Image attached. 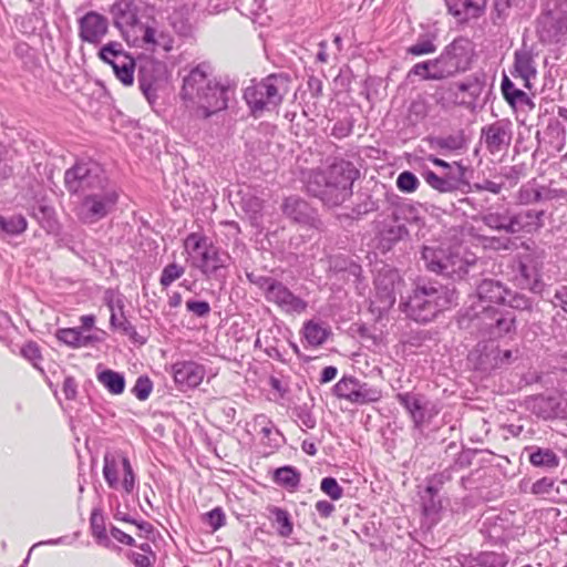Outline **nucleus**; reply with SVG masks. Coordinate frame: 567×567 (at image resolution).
I'll return each mask as SVG.
<instances>
[{
	"instance_id": "obj_63",
	"label": "nucleus",
	"mask_w": 567,
	"mask_h": 567,
	"mask_svg": "<svg viewBox=\"0 0 567 567\" xmlns=\"http://www.w3.org/2000/svg\"><path fill=\"white\" fill-rule=\"evenodd\" d=\"M554 480L548 477H543L536 481L532 486V493L535 495H545L549 494L554 487Z\"/></svg>"
},
{
	"instance_id": "obj_49",
	"label": "nucleus",
	"mask_w": 567,
	"mask_h": 567,
	"mask_svg": "<svg viewBox=\"0 0 567 567\" xmlns=\"http://www.w3.org/2000/svg\"><path fill=\"white\" fill-rule=\"evenodd\" d=\"M203 522L216 532L226 524L225 512L221 507H215L203 515Z\"/></svg>"
},
{
	"instance_id": "obj_15",
	"label": "nucleus",
	"mask_w": 567,
	"mask_h": 567,
	"mask_svg": "<svg viewBox=\"0 0 567 567\" xmlns=\"http://www.w3.org/2000/svg\"><path fill=\"white\" fill-rule=\"evenodd\" d=\"M481 138L492 155L506 153L513 138V125L509 120H498L481 130Z\"/></svg>"
},
{
	"instance_id": "obj_31",
	"label": "nucleus",
	"mask_w": 567,
	"mask_h": 567,
	"mask_svg": "<svg viewBox=\"0 0 567 567\" xmlns=\"http://www.w3.org/2000/svg\"><path fill=\"white\" fill-rule=\"evenodd\" d=\"M272 478L276 484L290 491L296 489L300 484V473L290 465L277 468Z\"/></svg>"
},
{
	"instance_id": "obj_36",
	"label": "nucleus",
	"mask_w": 567,
	"mask_h": 567,
	"mask_svg": "<svg viewBox=\"0 0 567 567\" xmlns=\"http://www.w3.org/2000/svg\"><path fill=\"white\" fill-rule=\"evenodd\" d=\"M303 333L309 344L318 347L327 340L329 329L318 322L308 321L303 326Z\"/></svg>"
},
{
	"instance_id": "obj_5",
	"label": "nucleus",
	"mask_w": 567,
	"mask_h": 567,
	"mask_svg": "<svg viewBox=\"0 0 567 567\" xmlns=\"http://www.w3.org/2000/svg\"><path fill=\"white\" fill-rule=\"evenodd\" d=\"M290 89V76L286 73H274L261 81H251L244 90L250 113L259 117L265 112L276 110L284 101Z\"/></svg>"
},
{
	"instance_id": "obj_62",
	"label": "nucleus",
	"mask_w": 567,
	"mask_h": 567,
	"mask_svg": "<svg viewBox=\"0 0 567 567\" xmlns=\"http://www.w3.org/2000/svg\"><path fill=\"white\" fill-rule=\"evenodd\" d=\"M526 174L525 164H517L511 167L505 168L503 173L504 177L508 179L513 184H517V182L524 177Z\"/></svg>"
},
{
	"instance_id": "obj_48",
	"label": "nucleus",
	"mask_w": 567,
	"mask_h": 567,
	"mask_svg": "<svg viewBox=\"0 0 567 567\" xmlns=\"http://www.w3.org/2000/svg\"><path fill=\"white\" fill-rule=\"evenodd\" d=\"M408 235V229L404 225H386L381 231V239L389 245L399 241Z\"/></svg>"
},
{
	"instance_id": "obj_29",
	"label": "nucleus",
	"mask_w": 567,
	"mask_h": 567,
	"mask_svg": "<svg viewBox=\"0 0 567 567\" xmlns=\"http://www.w3.org/2000/svg\"><path fill=\"white\" fill-rule=\"evenodd\" d=\"M166 79L152 78L142 69L138 73V86L150 104H154L157 99V92L163 89Z\"/></svg>"
},
{
	"instance_id": "obj_20",
	"label": "nucleus",
	"mask_w": 567,
	"mask_h": 567,
	"mask_svg": "<svg viewBox=\"0 0 567 567\" xmlns=\"http://www.w3.org/2000/svg\"><path fill=\"white\" fill-rule=\"evenodd\" d=\"M113 25L125 35L140 24V7L135 0H117L110 7Z\"/></svg>"
},
{
	"instance_id": "obj_1",
	"label": "nucleus",
	"mask_w": 567,
	"mask_h": 567,
	"mask_svg": "<svg viewBox=\"0 0 567 567\" xmlns=\"http://www.w3.org/2000/svg\"><path fill=\"white\" fill-rule=\"evenodd\" d=\"M234 93V85L218 80L210 63L202 62L183 76L179 97L192 117L206 120L225 111Z\"/></svg>"
},
{
	"instance_id": "obj_44",
	"label": "nucleus",
	"mask_w": 567,
	"mask_h": 567,
	"mask_svg": "<svg viewBox=\"0 0 567 567\" xmlns=\"http://www.w3.org/2000/svg\"><path fill=\"white\" fill-rule=\"evenodd\" d=\"M436 49L437 48L434 44V37L425 35L419 38L414 44L410 45L406 49V53L413 56H420L434 53Z\"/></svg>"
},
{
	"instance_id": "obj_24",
	"label": "nucleus",
	"mask_w": 567,
	"mask_h": 567,
	"mask_svg": "<svg viewBox=\"0 0 567 567\" xmlns=\"http://www.w3.org/2000/svg\"><path fill=\"white\" fill-rule=\"evenodd\" d=\"M399 284V275L392 270L379 274L375 278V298L380 309H390L395 303V290Z\"/></svg>"
},
{
	"instance_id": "obj_12",
	"label": "nucleus",
	"mask_w": 567,
	"mask_h": 567,
	"mask_svg": "<svg viewBox=\"0 0 567 567\" xmlns=\"http://www.w3.org/2000/svg\"><path fill=\"white\" fill-rule=\"evenodd\" d=\"M97 56L111 65L116 79L125 86L134 82L135 60L123 48L122 43L111 41L104 44Z\"/></svg>"
},
{
	"instance_id": "obj_43",
	"label": "nucleus",
	"mask_w": 567,
	"mask_h": 567,
	"mask_svg": "<svg viewBox=\"0 0 567 567\" xmlns=\"http://www.w3.org/2000/svg\"><path fill=\"white\" fill-rule=\"evenodd\" d=\"M544 403L549 410L547 416L561 419L567 417V394L549 396L544 401Z\"/></svg>"
},
{
	"instance_id": "obj_26",
	"label": "nucleus",
	"mask_w": 567,
	"mask_h": 567,
	"mask_svg": "<svg viewBox=\"0 0 567 567\" xmlns=\"http://www.w3.org/2000/svg\"><path fill=\"white\" fill-rule=\"evenodd\" d=\"M544 210L525 209L513 213L512 235L518 233H532L543 227Z\"/></svg>"
},
{
	"instance_id": "obj_64",
	"label": "nucleus",
	"mask_w": 567,
	"mask_h": 567,
	"mask_svg": "<svg viewBox=\"0 0 567 567\" xmlns=\"http://www.w3.org/2000/svg\"><path fill=\"white\" fill-rule=\"evenodd\" d=\"M177 279V265L175 262L166 266L161 276V285L166 288Z\"/></svg>"
},
{
	"instance_id": "obj_11",
	"label": "nucleus",
	"mask_w": 567,
	"mask_h": 567,
	"mask_svg": "<svg viewBox=\"0 0 567 567\" xmlns=\"http://www.w3.org/2000/svg\"><path fill=\"white\" fill-rule=\"evenodd\" d=\"M470 66V56L467 42L463 39H456L445 47L442 53L433 60L435 80H443L464 72Z\"/></svg>"
},
{
	"instance_id": "obj_18",
	"label": "nucleus",
	"mask_w": 567,
	"mask_h": 567,
	"mask_svg": "<svg viewBox=\"0 0 567 567\" xmlns=\"http://www.w3.org/2000/svg\"><path fill=\"white\" fill-rule=\"evenodd\" d=\"M78 30L82 42L97 45L109 32V20L96 11H87L78 19Z\"/></svg>"
},
{
	"instance_id": "obj_16",
	"label": "nucleus",
	"mask_w": 567,
	"mask_h": 567,
	"mask_svg": "<svg viewBox=\"0 0 567 567\" xmlns=\"http://www.w3.org/2000/svg\"><path fill=\"white\" fill-rule=\"evenodd\" d=\"M309 190L331 207L341 205L352 195L349 177L340 183H333L331 181H315L313 175L309 182Z\"/></svg>"
},
{
	"instance_id": "obj_54",
	"label": "nucleus",
	"mask_w": 567,
	"mask_h": 567,
	"mask_svg": "<svg viewBox=\"0 0 567 567\" xmlns=\"http://www.w3.org/2000/svg\"><path fill=\"white\" fill-rule=\"evenodd\" d=\"M434 73L435 69H433V60H429L413 65V68L409 71V76L415 75L422 78L423 80H435V78H433Z\"/></svg>"
},
{
	"instance_id": "obj_9",
	"label": "nucleus",
	"mask_w": 567,
	"mask_h": 567,
	"mask_svg": "<svg viewBox=\"0 0 567 567\" xmlns=\"http://www.w3.org/2000/svg\"><path fill=\"white\" fill-rule=\"evenodd\" d=\"M110 182L103 169L94 162H79L64 173V185L70 194L85 196Z\"/></svg>"
},
{
	"instance_id": "obj_4",
	"label": "nucleus",
	"mask_w": 567,
	"mask_h": 567,
	"mask_svg": "<svg viewBox=\"0 0 567 567\" xmlns=\"http://www.w3.org/2000/svg\"><path fill=\"white\" fill-rule=\"evenodd\" d=\"M184 250L192 265L207 279L225 282L230 256L202 234L192 233L184 240Z\"/></svg>"
},
{
	"instance_id": "obj_28",
	"label": "nucleus",
	"mask_w": 567,
	"mask_h": 567,
	"mask_svg": "<svg viewBox=\"0 0 567 567\" xmlns=\"http://www.w3.org/2000/svg\"><path fill=\"white\" fill-rule=\"evenodd\" d=\"M205 368L194 361L179 363V391L195 389L205 377Z\"/></svg>"
},
{
	"instance_id": "obj_61",
	"label": "nucleus",
	"mask_w": 567,
	"mask_h": 567,
	"mask_svg": "<svg viewBox=\"0 0 567 567\" xmlns=\"http://www.w3.org/2000/svg\"><path fill=\"white\" fill-rule=\"evenodd\" d=\"M474 455H475V451H473V450H465V451L460 452L457 454V457L454 460L453 465H451L452 468L454 471H456L460 468L468 467L472 464Z\"/></svg>"
},
{
	"instance_id": "obj_40",
	"label": "nucleus",
	"mask_w": 567,
	"mask_h": 567,
	"mask_svg": "<svg viewBox=\"0 0 567 567\" xmlns=\"http://www.w3.org/2000/svg\"><path fill=\"white\" fill-rule=\"evenodd\" d=\"M542 199V187H538L534 182L522 185L516 195V202L519 205H530Z\"/></svg>"
},
{
	"instance_id": "obj_51",
	"label": "nucleus",
	"mask_w": 567,
	"mask_h": 567,
	"mask_svg": "<svg viewBox=\"0 0 567 567\" xmlns=\"http://www.w3.org/2000/svg\"><path fill=\"white\" fill-rule=\"evenodd\" d=\"M320 489L332 501H339L343 496V488L333 477L322 478L320 483Z\"/></svg>"
},
{
	"instance_id": "obj_39",
	"label": "nucleus",
	"mask_w": 567,
	"mask_h": 567,
	"mask_svg": "<svg viewBox=\"0 0 567 567\" xmlns=\"http://www.w3.org/2000/svg\"><path fill=\"white\" fill-rule=\"evenodd\" d=\"M529 462L537 467L555 468L559 465V458L551 450L540 447L529 454Z\"/></svg>"
},
{
	"instance_id": "obj_57",
	"label": "nucleus",
	"mask_w": 567,
	"mask_h": 567,
	"mask_svg": "<svg viewBox=\"0 0 567 567\" xmlns=\"http://www.w3.org/2000/svg\"><path fill=\"white\" fill-rule=\"evenodd\" d=\"M546 12L567 23V0H548Z\"/></svg>"
},
{
	"instance_id": "obj_34",
	"label": "nucleus",
	"mask_w": 567,
	"mask_h": 567,
	"mask_svg": "<svg viewBox=\"0 0 567 567\" xmlns=\"http://www.w3.org/2000/svg\"><path fill=\"white\" fill-rule=\"evenodd\" d=\"M28 221L21 214L12 216L0 215V229L10 236L21 235L27 230Z\"/></svg>"
},
{
	"instance_id": "obj_8",
	"label": "nucleus",
	"mask_w": 567,
	"mask_h": 567,
	"mask_svg": "<svg viewBox=\"0 0 567 567\" xmlns=\"http://www.w3.org/2000/svg\"><path fill=\"white\" fill-rule=\"evenodd\" d=\"M508 296L509 289L501 280L485 278L476 286L473 301L465 309L463 317L474 321L478 315L497 309V305H505Z\"/></svg>"
},
{
	"instance_id": "obj_17",
	"label": "nucleus",
	"mask_w": 567,
	"mask_h": 567,
	"mask_svg": "<svg viewBox=\"0 0 567 567\" xmlns=\"http://www.w3.org/2000/svg\"><path fill=\"white\" fill-rule=\"evenodd\" d=\"M475 328L493 338H499L515 330V316L501 312L498 309L487 310L471 321Z\"/></svg>"
},
{
	"instance_id": "obj_46",
	"label": "nucleus",
	"mask_w": 567,
	"mask_h": 567,
	"mask_svg": "<svg viewBox=\"0 0 567 567\" xmlns=\"http://www.w3.org/2000/svg\"><path fill=\"white\" fill-rule=\"evenodd\" d=\"M34 217L44 229L50 231L56 228L55 210L52 206L40 205L34 213Z\"/></svg>"
},
{
	"instance_id": "obj_21",
	"label": "nucleus",
	"mask_w": 567,
	"mask_h": 567,
	"mask_svg": "<svg viewBox=\"0 0 567 567\" xmlns=\"http://www.w3.org/2000/svg\"><path fill=\"white\" fill-rule=\"evenodd\" d=\"M537 34L542 43H559L567 34V23L545 11L538 18Z\"/></svg>"
},
{
	"instance_id": "obj_33",
	"label": "nucleus",
	"mask_w": 567,
	"mask_h": 567,
	"mask_svg": "<svg viewBox=\"0 0 567 567\" xmlns=\"http://www.w3.org/2000/svg\"><path fill=\"white\" fill-rule=\"evenodd\" d=\"M97 381L112 394H121L125 389L124 375L113 370H104L97 374Z\"/></svg>"
},
{
	"instance_id": "obj_59",
	"label": "nucleus",
	"mask_w": 567,
	"mask_h": 567,
	"mask_svg": "<svg viewBox=\"0 0 567 567\" xmlns=\"http://www.w3.org/2000/svg\"><path fill=\"white\" fill-rule=\"evenodd\" d=\"M185 308L188 312H192L197 317H206L210 312L209 303L204 300L189 299L185 302Z\"/></svg>"
},
{
	"instance_id": "obj_27",
	"label": "nucleus",
	"mask_w": 567,
	"mask_h": 567,
	"mask_svg": "<svg viewBox=\"0 0 567 567\" xmlns=\"http://www.w3.org/2000/svg\"><path fill=\"white\" fill-rule=\"evenodd\" d=\"M142 43L146 49H151L154 52L167 53L174 48V38L164 31H157L152 27H144Z\"/></svg>"
},
{
	"instance_id": "obj_3",
	"label": "nucleus",
	"mask_w": 567,
	"mask_h": 567,
	"mask_svg": "<svg viewBox=\"0 0 567 567\" xmlns=\"http://www.w3.org/2000/svg\"><path fill=\"white\" fill-rule=\"evenodd\" d=\"M422 259L427 270L452 279H464L477 266L476 255L462 246L424 247Z\"/></svg>"
},
{
	"instance_id": "obj_60",
	"label": "nucleus",
	"mask_w": 567,
	"mask_h": 567,
	"mask_svg": "<svg viewBox=\"0 0 567 567\" xmlns=\"http://www.w3.org/2000/svg\"><path fill=\"white\" fill-rule=\"evenodd\" d=\"M261 442L270 447H277L279 446V440L280 432L276 429L275 425L269 426L261 432Z\"/></svg>"
},
{
	"instance_id": "obj_23",
	"label": "nucleus",
	"mask_w": 567,
	"mask_h": 567,
	"mask_svg": "<svg viewBox=\"0 0 567 567\" xmlns=\"http://www.w3.org/2000/svg\"><path fill=\"white\" fill-rule=\"evenodd\" d=\"M513 212L508 206L495 205L486 208L480 216L481 221L492 230L505 231L511 234L513 231Z\"/></svg>"
},
{
	"instance_id": "obj_14",
	"label": "nucleus",
	"mask_w": 567,
	"mask_h": 567,
	"mask_svg": "<svg viewBox=\"0 0 567 567\" xmlns=\"http://www.w3.org/2000/svg\"><path fill=\"white\" fill-rule=\"evenodd\" d=\"M395 399L410 414L416 429L422 427L424 423L430 422L440 412L433 402L421 394L398 393Z\"/></svg>"
},
{
	"instance_id": "obj_41",
	"label": "nucleus",
	"mask_w": 567,
	"mask_h": 567,
	"mask_svg": "<svg viewBox=\"0 0 567 567\" xmlns=\"http://www.w3.org/2000/svg\"><path fill=\"white\" fill-rule=\"evenodd\" d=\"M437 486L427 484L423 494L421 495L422 508L425 515H432L441 508V501L437 498Z\"/></svg>"
},
{
	"instance_id": "obj_53",
	"label": "nucleus",
	"mask_w": 567,
	"mask_h": 567,
	"mask_svg": "<svg viewBox=\"0 0 567 567\" xmlns=\"http://www.w3.org/2000/svg\"><path fill=\"white\" fill-rule=\"evenodd\" d=\"M153 390V383L146 375L137 378L135 385L132 389L133 394L141 401L146 400Z\"/></svg>"
},
{
	"instance_id": "obj_50",
	"label": "nucleus",
	"mask_w": 567,
	"mask_h": 567,
	"mask_svg": "<svg viewBox=\"0 0 567 567\" xmlns=\"http://www.w3.org/2000/svg\"><path fill=\"white\" fill-rule=\"evenodd\" d=\"M419 185L417 177L409 171L402 172L396 178V186L403 193H413L417 189Z\"/></svg>"
},
{
	"instance_id": "obj_30",
	"label": "nucleus",
	"mask_w": 567,
	"mask_h": 567,
	"mask_svg": "<svg viewBox=\"0 0 567 567\" xmlns=\"http://www.w3.org/2000/svg\"><path fill=\"white\" fill-rule=\"evenodd\" d=\"M268 512L271 516L272 523L276 524L278 535L285 538L291 536L293 532V524L288 511L278 506H269Z\"/></svg>"
},
{
	"instance_id": "obj_25",
	"label": "nucleus",
	"mask_w": 567,
	"mask_h": 567,
	"mask_svg": "<svg viewBox=\"0 0 567 567\" xmlns=\"http://www.w3.org/2000/svg\"><path fill=\"white\" fill-rule=\"evenodd\" d=\"M350 178V186H353L354 181L359 177V171L355 166L344 159H336L326 171L315 174V181H331L340 183L342 179Z\"/></svg>"
},
{
	"instance_id": "obj_10",
	"label": "nucleus",
	"mask_w": 567,
	"mask_h": 567,
	"mask_svg": "<svg viewBox=\"0 0 567 567\" xmlns=\"http://www.w3.org/2000/svg\"><path fill=\"white\" fill-rule=\"evenodd\" d=\"M103 461V476L109 487L131 494L136 480L130 460L123 453L107 452Z\"/></svg>"
},
{
	"instance_id": "obj_56",
	"label": "nucleus",
	"mask_w": 567,
	"mask_h": 567,
	"mask_svg": "<svg viewBox=\"0 0 567 567\" xmlns=\"http://www.w3.org/2000/svg\"><path fill=\"white\" fill-rule=\"evenodd\" d=\"M10 162V150L7 145L0 143V179H6L12 175L13 169Z\"/></svg>"
},
{
	"instance_id": "obj_55",
	"label": "nucleus",
	"mask_w": 567,
	"mask_h": 567,
	"mask_svg": "<svg viewBox=\"0 0 567 567\" xmlns=\"http://www.w3.org/2000/svg\"><path fill=\"white\" fill-rule=\"evenodd\" d=\"M104 300L111 315L124 311V298L121 293L113 290H106Z\"/></svg>"
},
{
	"instance_id": "obj_7",
	"label": "nucleus",
	"mask_w": 567,
	"mask_h": 567,
	"mask_svg": "<svg viewBox=\"0 0 567 567\" xmlns=\"http://www.w3.org/2000/svg\"><path fill=\"white\" fill-rule=\"evenodd\" d=\"M118 199V189L110 181L83 196L76 215L84 224H95L115 210Z\"/></svg>"
},
{
	"instance_id": "obj_47",
	"label": "nucleus",
	"mask_w": 567,
	"mask_h": 567,
	"mask_svg": "<svg viewBox=\"0 0 567 567\" xmlns=\"http://www.w3.org/2000/svg\"><path fill=\"white\" fill-rule=\"evenodd\" d=\"M81 336L80 328H62L56 331L58 340L73 349L81 348Z\"/></svg>"
},
{
	"instance_id": "obj_35",
	"label": "nucleus",
	"mask_w": 567,
	"mask_h": 567,
	"mask_svg": "<svg viewBox=\"0 0 567 567\" xmlns=\"http://www.w3.org/2000/svg\"><path fill=\"white\" fill-rule=\"evenodd\" d=\"M458 91L467 93L471 100H476L483 92L485 86V75L475 73L467 78L464 82L456 84Z\"/></svg>"
},
{
	"instance_id": "obj_38",
	"label": "nucleus",
	"mask_w": 567,
	"mask_h": 567,
	"mask_svg": "<svg viewBox=\"0 0 567 567\" xmlns=\"http://www.w3.org/2000/svg\"><path fill=\"white\" fill-rule=\"evenodd\" d=\"M92 535L100 545L107 546L110 539L106 533L104 516L100 509H93L90 517Z\"/></svg>"
},
{
	"instance_id": "obj_52",
	"label": "nucleus",
	"mask_w": 567,
	"mask_h": 567,
	"mask_svg": "<svg viewBox=\"0 0 567 567\" xmlns=\"http://www.w3.org/2000/svg\"><path fill=\"white\" fill-rule=\"evenodd\" d=\"M511 308L522 311H530L533 308V302L529 298H527L525 295L513 292L509 289V296L506 299V303Z\"/></svg>"
},
{
	"instance_id": "obj_22",
	"label": "nucleus",
	"mask_w": 567,
	"mask_h": 567,
	"mask_svg": "<svg viewBox=\"0 0 567 567\" xmlns=\"http://www.w3.org/2000/svg\"><path fill=\"white\" fill-rule=\"evenodd\" d=\"M511 74L524 81V86L532 90L530 81L537 76L535 56L530 50L520 49L514 53V63Z\"/></svg>"
},
{
	"instance_id": "obj_45",
	"label": "nucleus",
	"mask_w": 567,
	"mask_h": 567,
	"mask_svg": "<svg viewBox=\"0 0 567 567\" xmlns=\"http://www.w3.org/2000/svg\"><path fill=\"white\" fill-rule=\"evenodd\" d=\"M111 328L120 330L123 334L128 336L133 340H137V332L131 322L126 319L124 311L112 313L110 317Z\"/></svg>"
},
{
	"instance_id": "obj_37",
	"label": "nucleus",
	"mask_w": 567,
	"mask_h": 567,
	"mask_svg": "<svg viewBox=\"0 0 567 567\" xmlns=\"http://www.w3.org/2000/svg\"><path fill=\"white\" fill-rule=\"evenodd\" d=\"M501 89L504 99L512 106H515L517 103H527L529 101L528 95L524 91L516 89L514 83L505 74L502 79Z\"/></svg>"
},
{
	"instance_id": "obj_6",
	"label": "nucleus",
	"mask_w": 567,
	"mask_h": 567,
	"mask_svg": "<svg viewBox=\"0 0 567 567\" xmlns=\"http://www.w3.org/2000/svg\"><path fill=\"white\" fill-rule=\"evenodd\" d=\"M246 277L251 285H255L264 292V297L268 302L276 305L282 312L287 315H301L307 310L308 302L295 295L280 280L255 272H246Z\"/></svg>"
},
{
	"instance_id": "obj_2",
	"label": "nucleus",
	"mask_w": 567,
	"mask_h": 567,
	"mask_svg": "<svg viewBox=\"0 0 567 567\" xmlns=\"http://www.w3.org/2000/svg\"><path fill=\"white\" fill-rule=\"evenodd\" d=\"M458 298L454 287L436 281L420 279L403 303V311L416 322L432 321L440 312L456 303Z\"/></svg>"
},
{
	"instance_id": "obj_58",
	"label": "nucleus",
	"mask_w": 567,
	"mask_h": 567,
	"mask_svg": "<svg viewBox=\"0 0 567 567\" xmlns=\"http://www.w3.org/2000/svg\"><path fill=\"white\" fill-rule=\"evenodd\" d=\"M21 354L27 360L32 362L33 367H35L37 369L42 371V369L38 365V361H40L42 359V355L40 352V348L35 342L31 341V342L25 343L21 349Z\"/></svg>"
},
{
	"instance_id": "obj_13",
	"label": "nucleus",
	"mask_w": 567,
	"mask_h": 567,
	"mask_svg": "<svg viewBox=\"0 0 567 567\" xmlns=\"http://www.w3.org/2000/svg\"><path fill=\"white\" fill-rule=\"evenodd\" d=\"M333 393L339 399L359 405L378 402L382 396L380 389L354 377L340 379L333 386Z\"/></svg>"
},
{
	"instance_id": "obj_42",
	"label": "nucleus",
	"mask_w": 567,
	"mask_h": 567,
	"mask_svg": "<svg viewBox=\"0 0 567 567\" xmlns=\"http://www.w3.org/2000/svg\"><path fill=\"white\" fill-rule=\"evenodd\" d=\"M423 178L433 189L440 193L455 192V179L453 178H445L444 176H439L432 171L424 172Z\"/></svg>"
},
{
	"instance_id": "obj_32",
	"label": "nucleus",
	"mask_w": 567,
	"mask_h": 567,
	"mask_svg": "<svg viewBox=\"0 0 567 567\" xmlns=\"http://www.w3.org/2000/svg\"><path fill=\"white\" fill-rule=\"evenodd\" d=\"M430 145L432 148L443 151L442 154L445 155L449 152L462 150L465 145V140L462 133L449 136H436L430 140Z\"/></svg>"
},
{
	"instance_id": "obj_19",
	"label": "nucleus",
	"mask_w": 567,
	"mask_h": 567,
	"mask_svg": "<svg viewBox=\"0 0 567 567\" xmlns=\"http://www.w3.org/2000/svg\"><path fill=\"white\" fill-rule=\"evenodd\" d=\"M281 209L282 214L295 224L313 228L320 225L316 210L299 196L285 198Z\"/></svg>"
}]
</instances>
